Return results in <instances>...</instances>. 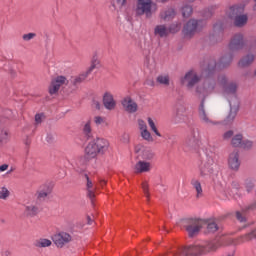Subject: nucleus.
<instances>
[{"label":"nucleus","instance_id":"bf43d9fd","mask_svg":"<svg viewBox=\"0 0 256 256\" xmlns=\"http://www.w3.org/2000/svg\"><path fill=\"white\" fill-rule=\"evenodd\" d=\"M87 221H88V225H92L93 224V219H91L90 216L87 217Z\"/></svg>","mask_w":256,"mask_h":256},{"label":"nucleus","instance_id":"473e14b6","mask_svg":"<svg viewBox=\"0 0 256 256\" xmlns=\"http://www.w3.org/2000/svg\"><path fill=\"white\" fill-rule=\"evenodd\" d=\"M87 77H89V74H87V72H84L76 77H72L71 83L75 87H77V85H81V83H83V81H85V79H87Z\"/></svg>","mask_w":256,"mask_h":256},{"label":"nucleus","instance_id":"393cba45","mask_svg":"<svg viewBox=\"0 0 256 256\" xmlns=\"http://www.w3.org/2000/svg\"><path fill=\"white\" fill-rule=\"evenodd\" d=\"M48 195H51V187L49 185H42L36 193L39 201H45Z\"/></svg>","mask_w":256,"mask_h":256},{"label":"nucleus","instance_id":"e433bc0d","mask_svg":"<svg viewBox=\"0 0 256 256\" xmlns=\"http://www.w3.org/2000/svg\"><path fill=\"white\" fill-rule=\"evenodd\" d=\"M253 239H256V229L252 230L248 234H245L244 236H241L240 243H247L249 241H253Z\"/></svg>","mask_w":256,"mask_h":256},{"label":"nucleus","instance_id":"3c124183","mask_svg":"<svg viewBox=\"0 0 256 256\" xmlns=\"http://www.w3.org/2000/svg\"><path fill=\"white\" fill-rule=\"evenodd\" d=\"M94 123L97 126L105 124L106 123L105 117H103V116H95L94 117Z\"/></svg>","mask_w":256,"mask_h":256},{"label":"nucleus","instance_id":"c03bdc74","mask_svg":"<svg viewBox=\"0 0 256 256\" xmlns=\"http://www.w3.org/2000/svg\"><path fill=\"white\" fill-rule=\"evenodd\" d=\"M206 229H207V233H215L219 229V227L217 226V223L209 222L207 224Z\"/></svg>","mask_w":256,"mask_h":256},{"label":"nucleus","instance_id":"0eeeda50","mask_svg":"<svg viewBox=\"0 0 256 256\" xmlns=\"http://www.w3.org/2000/svg\"><path fill=\"white\" fill-rule=\"evenodd\" d=\"M231 61H233V55L232 54H226L225 56H223L220 59V62L218 64H217V62H215V60L210 61L209 64H208V67L206 69L207 75L213 74V72L215 71V69H217V67L219 69H223L224 67H228V65H231Z\"/></svg>","mask_w":256,"mask_h":256},{"label":"nucleus","instance_id":"a19ab883","mask_svg":"<svg viewBox=\"0 0 256 256\" xmlns=\"http://www.w3.org/2000/svg\"><path fill=\"white\" fill-rule=\"evenodd\" d=\"M186 145L187 147H190V149H197V147H199V141L197 140V138L192 137L186 140Z\"/></svg>","mask_w":256,"mask_h":256},{"label":"nucleus","instance_id":"f03ea898","mask_svg":"<svg viewBox=\"0 0 256 256\" xmlns=\"http://www.w3.org/2000/svg\"><path fill=\"white\" fill-rule=\"evenodd\" d=\"M245 11V6L243 5H234L231 6L227 12L228 17L233 19L235 27H245L249 17L247 14H243Z\"/></svg>","mask_w":256,"mask_h":256},{"label":"nucleus","instance_id":"9d476101","mask_svg":"<svg viewBox=\"0 0 256 256\" xmlns=\"http://www.w3.org/2000/svg\"><path fill=\"white\" fill-rule=\"evenodd\" d=\"M153 1L151 0H138L136 13L137 15H145L148 19L152 17Z\"/></svg>","mask_w":256,"mask_h":256},{"label":"nucleus","instance_id":"a211bd4d","mask_svg":"<svg viewBox=\"0 0 256 256\" xmlns=\"http://www.w3.org/2000/svg\"><path fill=\"white\" fill-rule=\"evenodd\" d=\"M228 166L233 171H238L241 167V160H239V151L234 150L229 154L228 157Z\"/></svg>","mask_w":256,"mask_h":256},{"label":"nucleus","instance_id":"0e129e2a","mask_svg":"<svg viewBox=\"0 0 256 256\" xmlns=\"http://www.w3.org/2000/svg\"><path fill=\"white\" fill-rule=\"evenodd\" d=\"M255 10H256V6H255V8H254Z\"/></svg>","mask_w":256,"mask_h":256},{"label":"nucleus","instance_id":"cd10ccee","mask_svg":"<svg viewBox=\"0 0 256 256\" xmlns=\"http://www.w3.org/2000/svg\"><path fill=\"white\" fill-rule=\"evenodd\" d=\"M205 245V251L207 253H212L213 251H217L219 247H221V243L218 240H213L207 243H203Z\"/></svg>","mask_w":256,"mask_h":256},{"label":"nucleus","instance_id":"39448f33","mask_svg":"<svg viewBox=\"0 0 256 256\" xmlns=\"http://www.w3.org/2000/svg\"><path fill=\"white\" fill-rule=\"evenodd\" d=\"M182 225L186 229L189 237H195V235L199 234L205 222L203 220L189 218L182 220Z\"/></svg>","mask_w":256,"mask_h":256},{"label":"nucleus","instance_id":"58836bf2","mask_svg":"<svg viewBox=\"0 0 256 256\" xmlns=\"http://www.w3.org/2000/svg\"><path fill=\"white\" fill-rule=\"evenodd\" d=\"M9 197H11V191H9V189L5 186L0 188V199H2V201H7L9 199Z\"/></svg>","mask_w":256,"mask_h":256},{"label":"nucleus","instance_id":"5701e85b","mask_svg":"<svg viewBox=\"0 0 256 256\" xmlns=\"http://www.w3.org/2000/svg\"><path fill=\"white\" fill-rule=\"evenodd\" d=\"M85 155L88 159H95L97 155H99V151L97 150V145L95 141L89 142L85 148Z\"/></svg>","mask_w":256,"mask_h":256},{"label":"nucleus","instance_id":"864d4df0","mask_svg":"<svg viewBox=\"0 0 256 256\" xmlns=\"http://www.w3.org/2000/svg\"><path fill=\"white\" fill-rule=\"evenodd\" d=\"M231 137H233V130H229V131L225 132L223 135V139H225V140L231 139Z\"/></svg>","mask_w":256,"mask_h":256},{"label":"nucleus","instance_id":"de8ad7c7","mask_svg":"<svg viewBox=\"0 0 256 256\" xmlns=\"http://www.w3.org/2000/svg\"><path fill=\"white\" fill-rule=\"evenodd\" d=\"M142 190H143V193H144L145 197L149 201V197H150V194H149V183H147V181H144L142 183Z\"/></svg>","mask_w":256,"mask_h":256},{"label":"nucleus","instance_id":"f704fd0d","mask_svg":"<svg viewBox=\"0 0 256 256\" xmlns=\"http://www.w3.org/2000/svg\"><path fill=\"white\" fill-rule=\"evenodd\" d=\"M99 65H100L99 58H97V56H93L92 60H91V65L87 69L86 73L88 75H91V73H93V71H95V69H97V67H99Z\"/></svg>","mask_w":256,"mask_h":256},{"label":"nucleus","instance_id":"79ce46f5","mask_svg":"<svg viewBox=\"0 0 256 256\" xmlns=\"http://www.w3.org/2000/svg\"><path fill=\"white\" fill-rule=\"evenodd\" d=\"M193 14V7L191 5H184L182 7V15L183 17H191Z\"/></svg>","mask_w":256,"mask_h":256},{"label":"nucleus","instance_id":"09e8293b","mask_svg":"<svg viewBox=\"0 0 256 256\" xmlns=\"http://www.w3.org/2000/svg\"><path fill=\"white\" fill-rule=\"evenodd\" d=\"M236 219H237L240 223H245V221H247V218L245 217V212L237 211V212H236Z\"/></svg>","mask_w":256,"mask_h":256},{"label":"nucleus","instance_id":"f3484780","mask_svg":"<svg viewBox=\"0 0 256 256\" xmlns=\"http://www.w3.org/2000/svg\"><path fill=\"white\" fill-rule=\"evenodd\" d=\"M185 119H187V108L183 104L176 105L173 113V120L175 123H182Z\"/></svg>","mask_w":256,"mask_h":256},{"label":"nucleus","instance_id":"f257e3e1","mask_svg":"<svg viewBox=\"0 0 256 256\" xmlns=\"http://www.w3.org/2000/svg\"><path fill=\"white\" fill-rule=\"evenodd\" d=\"M217 85L224 89V95H231L229 98L230 111L224 120V125H231V123L235 121L237 113H239V98L235 95L237 91V85L235 83H228L225 75L219 76L218 84L215 83L213 78H207L204 81L203 86L197 87L196 93H198V95H202V97H207V95H211V93L217 89Z\"/></svg>","mask_w":256,"mask_h":256},{"label":"nucleus","instance_id":"4be33fe9","mask_svg":"<svg viewBox=\"0 0 256 256\" xmlns=\"http://www.w3.org/2000/svg\"><path fill=\"white\" fill-rule=\"evenodd\" d=\"M151 169H152L151 162H147L144 160L138 161L134 166V172L137 174L149 173V171H151Z\"/></svg>","mask_w":256,"mask_h":256},{"label":"nucleus","instance_id":"72a5a7b5","mask_svg":"<svg viewBox=\"0 0 256 256\" xmlns=\"http://www.w3.org/2000/svg\"><path fill=\"white\" fill-rule=\"evenodd\" d=\"M147 123L151 129V131L156 135V137H162L161 132L157 128V124H155V120L151 117L147 118Z\"/></svg>","mask_w":256,"mask_h":256},{"label":"nucleus","instance_id":"6ab92c4d","mask_svg":"<svg viewBox=\"0 0 256 256\" xmlns=\"http://www.w3.org/2000/svg\"><path fill=\"white\" fill-rule=\"evenodd\" d=\"M122 107L124 110H126L127 113H137L139 106L137 105V102H135L131 97H125L122 100Z\"/></svg>","mask_w":256,"mask_h":256},{"label":"nucleus","instance_id":"c756f323","mask_svg":"<svg viewBox=\"0 0 256 256\" xmlns=\"http://www.w3.org/2000/svg\"><path fill=\"white\" fill-rule=\"evenodd\" d=\"M34 245L38 249H43L45 247H51V245H53V242L47 238H40L34 242Z\"/></svg>","mask_w":256,"mask_h":256},{"label":"nucleus","instance_id":"2eb2a0df","mask_svg":"<svg viewBox=\"0 0 256 256\" xmlns=\"http://www.w3.org/2000/svg\"><path fill=\"white\" fill-rule=\"evenodd\" d=\"M243 47H245V40L243 39V34H235L230 40L229 49L231 51H240V49H243Z\"/></svg>","mask_w":256,"mask_h":256},{"label":"nucleus","instance_id":"13d9d810","mask_svg":"<svg viewBox=\"0 0 256 256\" xmlns=\"http://www.w3.org/2000/svg\"><path fill=\"white\" fill-rule=\"evenodd\" d=\"M94 105L97 109H101V104L98 101H95Z\"/></svg>","mask_w":256,"mask_h":256},{"label":"nucleus","instance_id":"b1692460","mask_svg":"<svg viewBox=\"0 0 256 256\" xmlns=\"http://www.w3.org/2000/svg\"><path fill=\"white\" fill-rule=\"evenodd\" d=\"M175 15H177V12L174 8H166L161 10L159 17L162 21H171L175 19Z\"/></svg>","mask_w":256,"mask_h":256},{"label":"nucleus","instance_id":"6e6d98bb","mask_svg":"<svg viewBox=\"0 0 256 256\" xmlns=\"http://www.w3.org/2000/svg\"><path fill=\"white\" fill-rule=\"evenodd\" d=\"M116 2L119 7H123V5H125V3H127V0H116Z\"/></svg>","mask_w":256,"mask_h":256},{"label":"nucleus","instance_id":"20e7f679","mask_svg":"<svg viewBox=\"0 0 256 256\" xmlns=\"http://www.w3.org/2000/svg\"><path fill=\"white\" fill-rule=\"evenodd\" d=\"M200 177H211L215 169V160L213 154H205L198 165Z\"/></svg>","mask_w":256,"mask_h":256},{"label":"nucleus","instance_id":"49530a36","mask_svg":"<svg viewBox=\"0 0 256 256\" xmlns=\"http://www.w3.org/2000/svg\"><path fill=\"white\" fill-rule=\"evenodd\" d=\"M245 187H246V191L248 193H251V191H253V187H255V182L252 179H247L245 181Z\"/></svg>","mask_w":256,"mask_h":256},{"label":"nucleus","instance_id":"1a4fd4ad","mask_svg":"<svg viewBox=\"0 0 256 256\" xmlns=\"http://www.w3.org/2000/svg\"><path fill=\"white\" fill-rule=\"evenodd\" d=\"M198 117L201 123H203V125H207L208 127H211L213 125H219V122L213 120V118L211 117V114H209V111L205 109L204 101H202L199 106Z\"/></svg>","mask_w":256,"mask_h":256},{"label":"nucleus","instance_id":"bb28decb","mask_svg":"<svg viewBox=\"0 0 256 256\" xmlns=\"http://www.w3.org/2000/svg\"><path fill=\"white\" fill-rule=\"evenodd\" d=\"M190 184L192 185L193 189L196 191V197H203V187L201 186V182L199 179L194 178L191 180Z\"/></svg>","mask_w":256,"mask_h":256},{"label":"nucleus","instance_id":"680f3d73","mask_svg":"<svg viewBox=\"0 0 256 256\" xmlns=\"http://www.w3.org/2000/svg\"><path fill=\"white\" fill-rule=\"evenodd\" d=\"M25 144H26V145H31V140H29V139L26 140Z\"/></svg>","mask_w":256,"mask_h":256},{"label":"nucleus","instance_id":"7ed1b4c3","mask_svg":"<svg viewBox=\"0 0 256 256\" xmlns=\"http://www.w3.org/2000/svg\"><path fill=\"white\" fill-rule=\"evenodd\" d=\"M172 256H200L206 255L205 245L193 244L190 246H184L177 249V251L170 252Z\"/></svg>","mask_w":256,"mask_h":256},{"label":"nucleus","instance_id":"37998d69","mask_svg":"<svg viewBox=\"0 0 256 256\" xmlns=\"http://www.w3.org/2000/svg\"><path fill=\"white\" fill-rule=\"evenodd\" d=\"M120 143H123V145H129V143H131V135H129L127 132H124L120 136Z\"/></svg>","mask_w":256,"mask_h":256},{"label":"nucleus","instance_id":"e2e57ef3","mask_svg":"<svg viewBox=\"0 0 256 256\" xmlns=\"http://www.w3.org/2000/svg\"><path fill=\"white\" fill-rule=\"evenodd\" d=\"M158 1H161V3H165V1H167V0H158Z\"/></svg>","mask_w":256,"mask_h":256},{"label":"nucleus","instance_id":"a18cd8bd","mask_svg":"<svg viewBox=\"0 0 256 256\" xmlns=\"http://www.w3.org/2000/svg\"><path fill=\"white\" fill-rule=\"evenodd\" d=\"M240 149H253V141L251 140H242V146L240 147Z\"/></svg>","mask_w":256,"mask_h":256},{"label":"nucleus","instance_id":"c9c22d12","mask_svg":"<svg viewBox=\"0 0 256 256\" xmlns=\"http://www.w3.org/2000/svg\"><path fill=\"white\" fill-rule=\"evenodd\" d=\"M232 147H240L243 145V135L242 134H236L232 137L231 140Z\"/></svg>","mask_w":256,"mask_h":256},{"label":"nucleus","instance_id":"aec40b11","mask_svg":"<svg viewBox=\"0 0 256 256\" xmlns=\"http://www.w3.org/2000/svg\"><path fill=\"white\" fill-rule=\"evenodd\" d=\"M86 179V191H87V197L90 199L91 203L93 204V201H95V193L97 191V186L93 184V180L89 178V175H84Z\"/></svg>","mask_w":256,"mask_h":256},{"label":"nucleus","instance_id":"5fc2aeb1","mask_svg":"<svg viewBox=\"0 0 256 256\" xmlns=\"http://www.w3.org/2000/svg\"><path fill=\"white\" fill-rule=\"evenodd\" d=\"M43 117H44L43 114H36V115H35V122H36L37 124L42 123Z\"/></svg>","mask_w":256,"mask_h":256},{"label":"nucleus","instance_id":"6e6552de","mask_svg":"<svg viewBox=\"0 0 256 256\" xmlns=\"http://www.w3.org/2000/svg\"><path fill=\"white\" fill-rule=\"evenodd\" d=\"M181 29L180 25H171L169 28L165 24L156 25L154 28V35L156 37H169L171 33H177Z\"/></svg>","mask_w":256,"mask_h":256},{"label":"nucleus","instance_id":"dca6fc26","mask_svg":"<svg viewBox=\"0 0 256 256\" xmlns=\"http://www.w3.org/2000/svg\"><path fill=\"white\" fill-rule=\"evenodd\" d=\"M72 237L67 232H59L58 234L54 235V243L56 247H59L62 249V247H65L67 243H71Z\"/></svg>","mask_w":256,"mask_h":256},{"label":"nucleus","instance_id":"7c9ffc66","mask_svg":"<svg viewBox=\"0 0 256 256\" xmlns=\"http://www.w3.org/2000/svg\"><path fill=\"white\" fill-rule=\"evenodd\" d=\"M82 133L87 137L88 139L93 137V128L91 127V120H88L84 122Z\"/></svg>","mask_w":256,"mask_h":256},{"label":"nucleus","instance_id":"2f4dec72","mask_svg":"<svg viewBox=\"0 0 256 256\" xmlns=\"http://www.w3.org/2000/svg\"><path fill=\"white\" fill-rule=\"evenodd\" d=\"M157 83L159 85H163L164 87H169L171 83V78L167 74H161L156 78Z\"/></svg>","mask_w":256,"mask_h":256},{"label":"nucleus","instance_id":"8fccbe9b","mask_svg":"<svg viewBox=\"0 0 256 256\" xmlns=\"http://www.w3.org/2000/svg\"><path fill=\"white\" fill-rule=\"evenodd\" d=\"M37 37V34L30 32L28 34H23L22 39L23 41H31L32 39H35Z\"/></svg>","mask_w":256,"mask_h":256},{"label":"nucleus","instance_id":"ddd939ff","mask_svg":"<svg viewBox=\"0 0 256 256\" xmlns=\"http://www.w3.org/2000/svg\"><path fill=\"white\" fill-rule=\"evenodd\" d=\"M138 129L140 131V136L144 141H147V143H153L155 139H153V135H151V132L149 131V128L147 127V122L143 119H138Z\"/></svg>","mask_w":256,"mask_h":256},{"label":"nucleus","instance_id":"603ef678","mask_svg":"<svg viewBox=\"0 0 256 256\" xmlns=\"http://www.w3.org/2000/svg\"><path fill=\"white\" fill-rule=\"evenodd\" d=\"M224 24L221 22H217L214 24V31H223Z\"/></svg>","mask_w":256,"mask_h":256},{"label":"nucleus","instance_id":"052dcab7","mask_svg":"<svg viewBox=\"0 0 256 256\" xmlns=\"http://www.w3.org/2000/svg\"><path fill=\"white\" fill-rule=\"evenodd\" d=\"M100 185L103 187L104 185H107V181H105V180H101L100 181Z\"/></svg>","mask_w":256,"mask_h":256},{"label":"nucleus","instance_id":"4d7b16f0","mask_svg":"<svg viewBox=\"0 0 256 256\" xmlns=\"http://www.w3.org/2000/svg\"><path fill=\"white\" fill-rule=\"evenodd\" d=\"M7 169H9V165L7 164H3L0 166V171L3 172V171H7Z\"/></svg>","mask_w":256,"mask_h":256},{"label":"nucleus","instance_id":"ea45409f","mask_svg":"<svg viewBox=\"0 0 256 256\" xmlns=\"http://www.w3.org/2000/svg\"><path fill=\"white\" fill-rule=\"evenodd\" d=\"M25 213L26 215H30V217H33L37 215V213H39V207L35 205L26 206Z\"/></svg>","mask_w":256,"mask_h":256},{"label":"nucleus","instance_id":"4468645a","mask_svg":"<svg viewBox=\"0 0 256 256\" xmlns=\"http://www.w3.org/2000/svg\"><path fill=\"white\" fill-rule=\"evenodd\" d=\"M134 152L141 157V159H144V161H151L153 157H155V153H153V150L151 148H147L143 146L142 144H138L134 147Z\"/></svg>","mask_w":256,"mask_h":256},{"label":"nucleus","instance_id":"412c9836","mask_svg":"<svg viewBox=\"0 0 256 256\" xmlns=\"http://www.w3.org/2000/svg\"><path fill=\"white\" fill-rule=\"evenodd\" d=\"M103 105L108 111H113L117 107V102L113 98V94L106 92L103 96Z\"/></svg>","mask_w":256,"mask_h":256},{"label":"nucleus","instance_id":"c85d7f7f","mask_svg":"<svg viewBox=\"0 0 256 256\" xmlns=\"http://www.w3.org/2000/svg\"><path fill=\"white\" fill-rule=\"evenodd\" d=\"M253 61H255V56L253 54H248L238 62V66L242 68L249 67Z\"/></svg>","mask_w":256,"mask_h":256},{"label":"nucleus","instance_id":"a878e982","mask_svg":"<svg viewBox=\"0 0 256 256\" xmlns=\"http://www.w3.org/2000/svg\"><path fill=\"white\" fill-rule=\"evenodd\" d=\"M96 144V148L98 150V153H106V151L109 150V141L103 139V138H98L96 141H94Z\"/></svg>","mask_w":256,"mask_h":256},{"label":"nucleus","instance_id":"4c0bfd02","mask_svg":"<svg viewBox=\"0 0 256 256\" xmlns=\"http://www.w3.org/2000/svg\"><path fill=\"white\" fill-rule=\"evenodd\" d=\"M9 130L7 129H3L1 130V133H0V144L1 145H7V143H9Z\"/></svg>","mask_w":256,"mask_h":256},{"label":"nucleus","instance_id":"9b49d317","mask_svg":"<svg viewBox=\"0 0 256 256\" xmlns=\"http://www.w3.org/2000/svg\"><path fill=\"white\" fill-rule=\"evenodd\" d=\"M200 80L201 78L195 71H189L183 78H181V83L182 85L188 87V89H193V87H195Z\"/></svg>","mask_w":256,"mask_h":256},{"label":"nucleus","instance_id":"423d86ee","mask_svg":"<svg viewBox=\"0 0 256 256\" xmlns=\"http://www.w3.org/2000/svg\"><path fill=\"white\" fill-rule=\"evenodd\" d=\"M205 25H207V23L203 20L191 19L184 26L183 33L186 37H191L192 35H195L197 31L203 29Z\"/></svg>","mask_w":256,"mask_h":256},{"label":"nucleus","instance_id":"f8f14e48","mask_svg":"<svg viewBox=\"0 0 256 256\" xmlns=\"http://www.w3.org/2000/svg\"><path fill=\"white\" fill-rule=\"evenodd\" d=\"M69 80L65 76H57L51 81L49 86L50 95H57L59 93V89L63 87V85H68Z\"/></svg>","mask_w":256,"mask_h":256}]
</instances>
